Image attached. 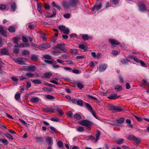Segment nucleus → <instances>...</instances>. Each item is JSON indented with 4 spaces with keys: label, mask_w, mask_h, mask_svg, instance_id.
I'll return each mask as SVG.
<instances>
[{
    "label": "nucleus",
    "mask_w": 149,
    "mask_h": 149,
    "mask_svg": "<svg viewBox=\"0 0 149 149\" xmlns=\"http://www.w3.org/2000/svg\"><path fill=\"white\" fill-rule=\"evenodd\" d=\"M108 108L109 110L112 111L113 113L121 112L123 110L120 107H116L111 104H109Z\"/></svg>",
    "instance_id": "obj_1"
},
{
    "label": "nucleus",
    "mask_w": 149,
    "mask_h": 149,
    "mask_svg": "<svg viewBox=\"0 0 149 149\" xmlns=\"http://www.w3.org/2000/svg\"><path fill=\"white\" fill-rule=\"evenodd\" d=\"M80 124L88 127H90L92 126L93 123L88 120L85 119L81 121L80 122Z\"/></svg>",
    "instance_id": "obj_2"
},
{
    "label": "nucleus",
    "mask_w": 149,
    "mask_h": 149,
    "mask_svg": "<svg viewBox=\"0 0 149 149\" xmlns=\"http://www.w3.org/2000/svg\"><path fill=\"white\" fill-rule=\"evenodd\" d=\"M65 45L64 43L57 44L55 47L53 48V49H59L63 52H66L67 50L65 48Z\"/></svg>",
    "instance_id": "obj_3"
},
{
    "label": "nucleus",
    "mask_w": 149,
    "mask_h": 149,
    "mask_svg": "<svg viewBox=\"0 0 149 149\" xmlns=\"http://www.w3.org/2000/svg\"><path fill=\"white\" fill-rule=\"evenodd\" d=\"M50 47V45L47 43H43L38 46V48L41 50H45Z\"/></svg>",
    "instance_id": "obj_4"
},
{
    "label": "nucleus",
    "mask_w": 149,
    "mask_h": 149,
    "mask_svg": "<svg viewBox=\"0 0 149 149\" xmlns=\"http://www.w3.org/2000/svg\"><path fill=\"white\" fill-rule=\"evenodd\" d=\"M70 6L72 7H74L77 6V4L79 3L78 0H70L69 1Z\"/></svg>",
    "instance_id": "obj_5"
},
{
    "label": "nucleus",
    "mask_w": 149,
    "mask_h": 149,
    "mask_svg": "<svg viewBox=\"0 0 149 149\" xmlns=\"http://www.w3.org/2000/svg\"><path fill=\"white\" fill-rule=\"evenodd\" d=\"M23 58L18 57L13 60L15 62L19 64L24 65L25 64L24 62L23 61Z\"/></svg>",
    "instance_id": "obj_6"
},
{
    "label": "nucleus",
    "mask_w": 149,
    "mask_h": 149,
    "mask_svg": "<svg viewBox=\"0 0 149 149\" xmlns=\"http://www.w3.org/2000/svg\"><path fill=\"white\" fill-rule=\"evenodd\" d=\"M23 70L24 71H33L35 70V67L33 66H26L23 68Z\"/></svg>",
    "instance_id": "obj_7"
},
{
    "label": "nucleus",
    "mask_w": 149,
    "mask_h": 149,
    "mask_svg": "<svg viewBox=\"0 0 149 149\" xmlns=\"http://www.w3.org/2000/svg\"><path fill=\"white\" fill-rule=\"evenodd\" d=\"M107 67V65L106 64H103L100 65L98 69L99 71L100 72H102L106 70Z\"/></svg>",
    "instance_id": "obj_8"
},
{
    "label": "nucleus",
    "mask_w": 149,
    "mask_h": 149,
    "mask_svg": "<svg viewBox=\"0 0 149 149\" xmlns=\"http://www.w3.org/2000/svg\"><path fill=\"white\" fill-rule=\"evenodd\" d=\"M140 10L142 11H145L146 9V7L145 4L143 3H141L139 5Z\"/></svg>",
    "instance_id": "obj_9"
},
{
    "label": "nucleus",
    "mask_w": 149,
    "mask_h": 149,
    "mask_svg": "<svg viewBox=\"0 0 149 149\" xmlns=\"http://www.w3.org/2000/svg\"><path fill=\"white\" fill-rule=\"evenodd\" d=\"M8 49L7 48L3 49L1 50L0 53L1 55H9V54L8 52Z\"/></svg>",
    "instance_id": "obj_10"
},
{
    "label": "nucleus",
    "mask_w": 149,
    "mask_h": 149,
    "mask_svg": "<svg viewBox=\"0 0 149 149\" xmlns=\"http://www.w3.org/2000/svg\"><path fill=\"white\" fill-rule=\"evenodd\" d=\"M108 40L111 43V44L113 45H118L120 44L119 42L117 41L116 40L113 39H109Z\"/></svg>",
    "instance_id": "obj_11"
},
{
    "label": "nucleus",
    "mask_w": 149,
    "mask_h": 149,
    "mask_svg": "<svg viewBox=\"0 0 149 149\" xmlns=\"http://www.w3.org/2000/svg\"><path fill=\"white\" fill-rule=\"evenodd\" d=\"M34 139L36 140L35 141L37 142H44L43 137H35Z\"/></svg>",
    "instance_id": "obj_12"
},
{
    "label": "nucleus",
    "mask_w": 149,
    "mask_h": 149,
    "mask_svg": "<svg viewBox=\"0 0 149 149\" xmlns=\"http://www.w3.org/2000/svg\"><path fill=\"white\" fill-rule=\"evenodd\" d=\"M55 112L56 111L60 115V116H62L64 114V113L62 111V109L58 107L55 108Z\"/></svg>",
    "instance_id": "obj_13"
},
{
    "label": "nucleus",
    "mask_w": 149,
    "mask_h": 149,
    "mask_svg": "<svg viewBox=\"0 0 149 149\" xmlns=\"http://www.w3.org/2000/svg\"><path fill=\"white\" fill-rule=\"evenodd\" d=\"M20 39V37L18 36H16L13 38V40L14 44H18V40Z\"/></svg>",
    "instance_id": "obj_14"
},
{
    "label": "nucleus",
    "mask_w": 149,
    "mask_h": 149,
    "mask_svg": "<svg viewBox=\"0 0 149 149\" xmlns=\"http://www.w3.org/2000/svg\"><path fill=\"white\" fill-rule=\"evenodd\" d=\"M82 38L84 40H88L89 39H91L92 37H89L87 34L83 35L82 36Z\"/></svg>",
    "instance_id": "obj_15"
},
{
    "label": "nucleus",
    "mask_w": 149,
    "mask_h": 149,
    "mask_svg": "<svg viewBox=\"0 0 149 149\" xmlns=\"http://www.w3.org/2000/svg\"><path fill=\"white\" fill-rule=\"evenodd\" d=\"M16 8L17 6L16 3L14 2H13L11 6V11L12 12L15 11L16 10Z\"/></svg>",
    "instance_id": "obj_16"
},
{
    "label": "nucleus",
    "mask_w": 149,
    "mask_h": 149,
    "mask_svg": "<svg viewBox=\"0 0 149 149\" xmlns=\"http://www.w3.org/2000/svg\"><path fill=\"white\" fill-rule=\"evenodd\" d=\"M122 87L120 85H118L114 86V89L118 91H120L122 90Z\"/></svg>",
    "instance_id": "obj_17"
},
{
    "label": "nucleus",
    "mask_w": 149,
    "mask_h": 149,
    "mask_svg": "<svg viewBox=\"0 0 149 149\" xmlns=\"http://www.w3.org/2000/svg\"><path fill=\"white\" fill-rule=\"evenodd\" d=\"M120 96V95L117 96L116 94L113 93L111 94V95L108 97V98L111 99H114L118 98Z\"/></svg>",
    "instance_id": "obj_18"
},
{
    "label": "nucleus",
    "mask_w": 149,
    "mask_h": 149,
    "mask_svg": "<svg viewBox=\"0 0 149 149\" xmlns=\"http://www.w3.org/2000/svg\"><path fill=\"white\" fill-rule=\"evenodd\" d=\"M63 6L66 9H68L70 6V3H69L68 2L64 1L62 3Z\"/></svg>",
    "instance_id": "obj_19"
},
{
    "label": "nucleus",
    "mask_w": 149,
    "mask_h": 149,
    "mask_svg": "<svg viewBox=\"0 0 149 149\" xmlns=\"http://www.w3.org/2000/svg\"><path fill=\"white\" fill-rule=\"evenodd\" d=\"M127 138L129 140H137V138L133 135H129L127 137Z\"/></svg>",
    "instance_id": "obj_20"
},
{
    "label": "nucleus",
    "mask_w": 149,
    "mask_h": 149,
    "mask_svg": "<svg viewBox=\"0 0 149 149\" xmlns=\"http://www.w3.org/2000/svg\"><path fill=\"white\" fill-rule=\"evenodd\" d=\"M74 85H77V87L80 89H82L84 87L83 85L77 81H74Z\"/></svg>",
    "instance_id": "obj_21"
},
{
    "label": "nucleus",
    "mask_w": 149,
    "mask_h": 149,
    "mask_svg": "<svg viewBox=\"0 0 149 149\" xmlns=\"http://www.w3.org/2000/svg\"><path fill=\"white\" fill-rule=\"evenodd\" d=\"M13 51L14 53L16 54H18L19 53V50L17 48V46H14Z\"/></svg>",
    "instance_id": "obj_22"
},
{
    "label": "nucleus",
    "mask_w": 149,
    "mask_h": 149,
    "mask_svg": "<svg viewBox=\"0 0 149 149\" xmlns=\"http://www.w3.org/2000/svg\"><path fill=\"white\" fill-rule=\"evenodd\" d=\"M84 103L86 105V107L87 109L91 112H92L93 110L90 104L88 103L85 102H84Z\"/></svg>",
    "instance_id": "obj_23"
},
{
    "label": "nucleus",
    "mask_w": 149,
    "mask_h": 149,
    "mask_svg": "<svg viewBox=\"0 0 149 149\" xmlns=\"http://www.w3.org/2000/svg\"><path fill=\"white\" fill-rule=\"evenodd\" d=\"M102 4L101 3L99 4L98 5H95L93 6V10L95 9L97 10L100 9L101 8Z\"/></svg>",
    "instance_id": "obj_24"
},
{
    "label": "nucleus",
    "mask_w": 149,
    "mask_h": 149,
    "mask_svg": "<svg viewBox=\"0 0 149 149\" xmlns=\"http://www.w3.org/2000/svg\"><path fill=\"white\" fill-rule=\"evenodd\" d=\"M31 58L32 61H36L38 59V56L35 54H32L31 55Z\"/></svg>",
    "instance_id": "obj_25"
},
{
    "label": "nucleus",
    "mask_w": 149,
    "mask_h": 149,
    "mask_svg": "<svg viewBox=\"0 0 149 149\" xmlns=\"http://www.w3.org/2000/svg\"><path fill=\"white\" fill-rule=\"evenodd\" d=\"M39 101V98L38 97H32L31 99V101L33 103H36Z\"/></svg>",
    "instance_id": "obj_26"
},
{
    "label": "nucleus",
    "mask_w": 149,
    "mask_h": 149,
    "mask_svg": "<svg viewBox=\"0 0 149 149\" xmlns=\"http://www.w3.org/2000/svg\"><path fill=\"white\" fill-rule=\"evenodd\" d=\"M78 47L79 48L84 49V51H86L88 50L87 47L83 45H78Z\"/></svg>",
    "instance_id": "obj_27"
},
{
    "label": "nucleus",
    "mask_w": 149,
    "mask_h": 149,
    "mask_svg": "<svg viewBox=\"0 0 149 149\" xmlns=\"http://www.w3.org/2000/svg\"><path fill=\"white\" fill-rule=\"evenodd\" d=\"M32 82L35 84H41L42 82L40 79H35L32 80Z\"/></svg>",
    "instance_id": "obj_28"
},
{
    "label": "nucleus",
    "mask_w": 149,
    "mask_h": 149,
    "mask_svg": "<svg viewBox=\"0 0 149 149\" xmlns=\"http://www.w3.org/2000/svg\"><path fill=\"white\" fill-rule=\"evenodd\" d=\"M8 31L11 33H13L15 31V29L14 27L13 26H10L8 28Z\"/></svg>",
    "instance_id": "obj_29"
},
{
    "label": "nucleus",
    "mask_w": 149,
    "mask_h": 149,
    "mask_svg": "<svg viewBox=\"0 0 149 149\" xmlns=\"http://www.w3.org/2000/svg\"><path fill=\"white\" fill-rule=\"evenodd\" d=\"M52 74V73L51 72H46L44 74V76L45 78H49Z\"/></svg>",
    "instance_id": "obj_30"
},
{
    "label": "nucleus",
    "mask_w": 149,
    "mask_h": 149,
    "mask_svg": "<svg viewBox=\"0 0 149 149\" xmlns=\"http://www.w3.org/2000/svg\"><path fill=\"white\" fill-rule=\"evenodd\" d=\"M74 116L75 118L77 120H80L82 118L81 116L78 113H76Z\"/></svg>",
    "instance_id": "obj_31"
},
{
    "label": "nucleus",
    "mask_w": 149,
    "mask_h": 149,
    "mask_svg": "<svg viewBox=\"0 0 149 149\" xmlns=\"http://www.w3.org/2000/svg\"><path fill=\"white\" fill-rule=\"evenodd\" d=\"M129 61L128 59H122L120 61L121 63L123 65L127 64Z\"/></svg>",
    "instance_id": "obj_32"
},
{
    "label": "nucleus",
    "mask_w": 149,
    "mask_h": 149,
    "mask_svg": "<svg viewBox=\"0 0 149 149\" xmlns=\"http://www.w3.org/2000/svg\"><path fill=\"white\" fill-rule=\"evenodd\" d=\"M84 101L81 100H77V104L80 106H82L84 104Z\"/></svg>",
    "instance_id": "obj_33"
},
{
    "label": "nucleus",
    "mask_w": 149,
    "mask_h": 149,
    "mask_svg": "<svg viewBox=\"0 0 149 149\" xmlns=\"http://www.w3.org/2000/svg\"><path fill=\"white\" fill-rule=\"evenodd\" d=\"M125 118H120L116 120L117 122L119 123H122L125 121Z\"/></svg>",
    "instance_id": "obj_34"
},
{
    "label": "nucleus",
    "mask_w": 149,
    "mask_h": 149,
    "mask_svg": "<svg viewBox=\"0 0 149 149\" xmlns=\"http://www.w3.org/2000/svg\"><path fill=\"white\" fill-rule=\"evenodd\" d=\"M100 133L99 130H97V134L96 135V139L95 140V142H97V141L99 137L100 136Z\"/></svg>",
    "instance_id": "obj_35"
},
{
    "label": "nucleus",
    "mask_w": 149,
    "mask_h": 149,
    "mask_svg": "<svg viewBox=\"0 0 149 149\" xmlns=\"http://www.w3.org/2000/svg\"><path fill=\"white\" fill-rule=\"evenodd\" d=\"M46 141L48 142L49 145H51L52 144V138L50 137H48L46 139Z\"/></svg>",
    "instance_id": "obj_36"
},
{
    "label": "nucleus",
    "mask_w": 149,
    "mask_h": 149,
    "mask_svg": "<svg viewBox=\"0 0 149 149\" xmlns=\"http://www.w3.org/2000/svg\"><path fill=\"white\" fill-rule=\"evenodd\" d=\"M4 135L7 138H8L9 139L12 140H13V138L12 136L10 135V134L6 133L5 134H4Z\"/></svg>",
    "instance_id": "obj_37"
},
{
    "label": "nucleus",
    "mask_w": 149,
    "mask_h": 149,
    "mask_svg": "<svg viewBox=\"0 0 149 149\" xmlns=\"http://www.w3.org/2000/svg\"><path fill=\"white\" fill-rule=\"evenodd\" d=\"M7 8L6 5L4 4L0 5V10L3 11H4Z\"/></svg>",
    "instance_id": "obj_38"
},
{
    "label": "nucleus",
    "mask_w": 149,
    "mask_h": 149,
    "mask_svg": "<svg viewBox=\"0 0 149 149\" xmlns=\"http://www.w3.org/2000/svg\"><path fill=\"white\" fill-rule=\"evenodd\" d=\"M22 53L23 55H28L30 53V52L26 50H24L22 52Z\"/></svg>",
    "instance_id": "obj_39"
},
{
    "label": "nucleus",
    "mask_w": 149,
    "mask_h": 149,
    "mask_svg": "<svg viewBox=\"0 0 149 149\" xmlns=\"http://www.w3.org/2000/svg\"><path fill=\"white\" fill-rule=\"evenodd\" d=\"M43 57L46 59H51L52 57L51 56L48 54H46L43 56Z\"/></svg>",
    "instance_id": "obj_40"
},
{
    "label": "nucleus",
    "mask_w": 149,
    "mask_h": 149,
    "mask_svg": "<svg viewBox=\"0 0 149 149\" xmlns=\"http://www.w3.org/2000/svg\"><path fill=\"white\" fill-rule=\"evenodd\" d=\"M72 72L76 74H81V71L77 69H73L72 70Z\"/></svg>",
    "instance_id": "obj_41"
},
{
    "label": "nucleus",
    "mask_w": 149,
    "mask_h": 149,
    "mask_svg": "<svg viewBox=\"0 0 149 149\" xmlns=\"http://www.w3.org/2000/svg\"><path fill=\"white\" fill-rule=\"evenodd\" d=\"M69 56L68 54H63L61 56H60L59 57L60 58H63L64 59L68 57Z\"/></svg>",
    "instance_id": "obj_42"
},
{
    "label": "nucleus",
    "mask_w": 149,
    "mask_h": 149,
    "mask_svg": "<svg viewBox=\"0 0 149 149\" xmlns=\"http://www.w3.org/2000/svg\"><path fill=\"white\" fill-rule=\"evenodd\" d=\"M20 96V94L19 93H16L15 95V99L17 100H19Z\"/></svg>",
    "instance_id": "obj_43"
},
{
    "label": "nucleus",
    "mask_w": 149,
    "mask_h": 149,
    "mask_svg": "<svg viewBox=\"0 0 149 149\" xmlns=\"http://www.w3.org/2000/svg\"><path fill=\"white\" fill-rule=\"evenodd\" d=\"M71 50L72 51V54L74 55H76L78 53L77 49H71Z\"/></svg>",
    "instance_id": "obj_44"
},
{
    "label": "nucleus",
    "mask_w": 149,
    "mask_h": 149,
    "mask_svg": "<svg viewBox=\"0 0 149 149\" xmlns=\"http://www.w3.org/2000/svg\"><path fill=\"white\" fill-rule=\"evenodd\" d=\"M40 36L41 38L43 39L44 40H46V38L45 37V34L44 33H40Z\"/></svg>",
    "instance_id": "obj_45"
},
{
    "label": "nucleus",
    "mask_w": 149,
    "mask_h": 149,
    "mask_svg": "<svg viewBox=\"0 0 149 149\" xmlns=\"http://www.w3.org/2000/svg\"><path fill=\"white\" fill-rule=\"evenodd\" d=\"M77 130L79 132H82L84 130V128L83 127L80 126L77 128Z\"/></svg>",
    "instance_id": "obj_46"
},
{
    "label": "nucleus",
    "mask_w": 149,
    "mask_h": 149,
    "mask_svg": "<svg viewBox=\"0 0 149 149\" xmlns=\"http://www.w3.org/2000/svg\"><path fill=\"white\" fill-rule=\"evenodd\" d=\"M57 145L59 148H61L62 147L63 144L62 141H59L58 142Z\"/></svg>",
    "instance_id": "obj_47"
},
{
    "label": "nucleus",
    "mask_w": 149,
    "mask_h": 149,
    "mask_svg": "<svg viewBox=\"0 0 149 149\" xmlns=\"http://www.w3.org/2000/svg\"><path fill=\"white\" fill-rule=\"evenodd\" d=\"M124 141V140L122 139H120L117 141V143L118 144H122Z\"/></svg>",
    "instance_id": "obj_48"
},
{
    "label": "nucleus",
    "mask_w": 149,
    "mask_h": 149,
    "mask_svg": "<svg viewBox=\"0 0 149 149\" xmlns=\"http://www.w3.org/2000/svg\"><path fill=\"white\" fill-rule=\"evenodd\" d=\"M86 96L89 99H93L95 100H97V99L96 97L89 95H87Z\"/></svg>",
    "instance_id": "obj_49"
},
{
    "label": "nucleus",
    "mask_w": 149,
    "mask_h": 149,
    "mask_svg": "<svg viewBox=\"0 0 149 149\" xmlns=\"http://www.w3.org/2000/svg\"><path fill=\"white\" fill-rule=\"evenodd\" d=\"M37 6H38V11L41 13V5L39 3H38L37 4Z\"/></svg>",
    "instance_id": "obj_50"
},
{
    "label": "nucleus",
    "mask_w": 149,
    "mask_h": 149,
    "mask_svg": "<svg viewBox=\"0 0 149 149\" xmlns=\"http://www.w3.org/2000/svg\"><path fill=\"white\" fill-rule=\"evenodd\" d=\"M46 98L50 100H53L54 99V96L50 95H47L46 96Z\"/></svg>",
    "instance_id": "obj_51"
},
{
    "label": "nucleus",
    "mask_w": 149,
    "mask_h": 149,
    "mask_svg": "<svg viewBox=\"0 0 149 149\" xmlns=\"http://www.w3.org/2000/svg\"><path fill=\"white\" fill-rule=\"evenodd\" d=\"M77 100L76 99L72 98L71 99L70 102L74 104H77Z\"/></svg>",
    "instance_id": "obj_52"
},
{
    "label": "nucleus",
    "mask_w": 149,
    "mask_h": 149,
    "mask_svg": "<svg viewBox=\"0 0 149 149\" xmlns=\"http://www.w3.org/2000/svg\"><path fill=\"white\" fill-rule=\"evenodd\" d=\"M26 75L28 77H29L30 78L32 77H33L34 75L33 74L30 73V72H28L26 74Z\"/></svg>",
    "instance_id": "obj_53"
},
{
    "label": "nucleus",
    "mask_w": 149,
    "mask_h": 149,
    "mask_svg": "<svg viewBox=\"0 0 149 149\" xmlns=\"http://www.w3.org/2000/svg\"><path fill=\"white\" fill-rule=\"evenodd\" d=\"M88 138L89 139H91L92 141L94 142L95 141V142L96 139H95V138L93 136H88Z\"/></svg>",
    "instance_id": "obj_54"
},
{
    "label": "nucleus",
    "mask_w": 149,
    "mask_h": 149,
    "mask_svg": "<svg viewBox=\"0 0 149 149\" xmlns=\"http://www.w3.org/2000/svg\"><path fill=\"white\" fill-rule=\"evenodd\" d=\"M49 112H51L52 113L55 112V109H53L52 107H50L48 108Z\"/></svg>",
    "instance_id": "obj_55"
},
{
    "label": "nucleus",
    "mask_w": 149,
    "mask_h": 149,
    "mask_svg": "<svg viewBox=\"0 0 149 149\" xmlns=\"http://www.w3.org/2000/svg\"><path fill=\"white\" fill-rule=\"evenodd\" d=\"M59 29L60 30L64 31L65 29V27L64 26H61L59 27Z\"/></svg>",
    "instance_id": "obj_56"
},
{
    "label": "nucleus",
    "mask_w": 149,
    "mask_h": 149,
    "mask_svg": "<svg viewBox=\"0 0 149 149\" xmlns=\"http://www.w3.org/2000/svg\"><path fill=\"white\" fill-rule=\"evenodd\" d=\"M70 14L69 13H67L63 15L64 17L65 18H66L67 19L69 18L70 17Z\"/></svg>",
    "instance_id": "obj_57"
},
{
    "label": "nucleus",
    "mask_w": 149,
    "mask_h": 149,
    "mask_svg": "<svg viewBox=\"0 0 149 149\" xmlns=\"http://www.w3.org/2000/svg\"><path fill=\"white\" fill-rule=\"evenodd\" d=\"M139 62L142 66L144 67H146V65L143 61L141 60Z\"/></svg>",
    "instance_id": "obj_58"
},
{
    "label": "nucleus",
    "mask_w": 149,
    "mask_h": 149,
    "mask_svg": "<svg viewBox=\"0 0 149 149\" xmlns=\"http://www.w3.org/2000/svg\"><path fill=\"white\" fill-rule=\"evenodd\" d=\"M26 83L27 84L26 88L27 89H28L31 86V84L30 82L28 81H26Z\"/></svg>",
    "instance_id": "obj_59"
},
{
    "label": "nucleus",
    "mask_w": 149,
    "mask_h": 149,
    "mask_svg": "<svg viewBox=\"0 0 149 149\" xmlns=\"http://www.w3.org/2000/svg\"><path fill=\"white\" fill-rule=\"evenodd\" d=\"M22 40L24 42H28V39L26 38L25 36H22Z\"/></svg>",
    "instance_id": "obj_60"
},
{
    "label": "nucleus",
    "mask_w": 149,
    "mask_h": 149,
    "mask_svg": "<svg viewBox=\"0 0 149 149\" xmlns=\"http://www.w3.org/2000/svg\"><path fill=\"white\" fill-rule=\"evenodd\" d=\"M133 116L135 117V118H136L138 121H142L143 120V119L141 118V117H138L137 116H136L135 115H133Z\"/></svg>",
    "instance_id": "obj_61"
},
{
    "label": "nucleus",
    "mask_w": 149,
    "mask_h": 149,
    "mask_svg": "<svg viewBox=\"0 0 149 149\" xmlns=\"http://www.w3.org/2000/svg\"><path fill=\"white\" fill-rule=\"evenodd\" d=\"M50 120L56 121V122H58L59 121V119L58 118H52L50 119Z\"/></svg>",
    "instance_id": "obj_62"
},
{
    "label": "nucleus",
    "mask_w": 149,
    "mask_h": 149,
    "mask_svg": "<svg viewBox=\"0 0 149 149\" xmlns=\"http://www.w3.org/2000/svg\"><path fill=\"white\" fill-rule=\"evenodd\" d=\"M49 127L50 129L52 130V131L54 132H56V129L54 127L52 126H51Z\"/></svg>",
    "instance_id": "obj_63"
},
{
    "label": "nucleus",
    "mask_w": 149,
    "mask_h": 149,
    "mask_svg": "<svg viewBox=\"0 0 149 149\" xmlns=\"http://www.w3.org/2000/svg\"><path fill=\"white\" fill-rule=\"evenodd\" d=\"M11 79L13 81L16 82L18 80V79L17 78L15 77H11Z\"/></svg>",
    "instance_id": "obj_64"
}]
</instances>
